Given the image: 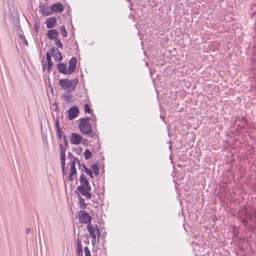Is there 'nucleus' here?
<instances>
[{
  "mask_svg": "<svg viewBox=\"0 0 256 256\" xmlns=\"http://www.w3.org/2000/svg\"><path fill=\"white\" fill-rule=\"evenodd\" d=\"M78 82L77 78L70 80L64 78L59 80V84L62 89L66 90V92H73L76 88Z\"/></svg>",
  "mask_w": 256,
  "mask_h": 256,
  "instance_id": "1",
  "label": "nucleus"
},
{
  "mask_svg": "<svg viewBox=\"0 0 256 256\" xmlns=\"http://www.w3.org/2000/svg\"><path fill=\"white\" fill-rule=\"evenodd\" d=\"M240 214L244 216L241 220L244 226H246L248 224L247 219H250L252 217L256 218V210L250 208H246L240 212Z\"/></svg>",
  "mask_w": 256,
  "mask_h": 256,
  "instance_id": "2",
  "label": "nucleus"
},
{
  "mask_svg": "<svg viewBox=\"0 0 256 256\" xmlns=\"http://www.w3.org/2000/svg\"><path fill=\"white\" fill-rule=\"evenodd\" d=\"M78 128L80 131L84 134H88L92 132V126L90 122H87L86 120H80Z\"/></svg>",
  "mask_w": 256,
  "mask_h": 256,
  "instance_id": "3",
  "label": "nucleus"
},
{
  "mask_svg": "<svg viewBox=\"0 0 256 256\" xmlns=\"http://www.w3.org/2000/svg\"><path fill=\"white\" fill-rule=\"evenodd\" d=\"M78 218L80 223L91 224L92 217L86 211L80 210L78 213Z\"/></svg>",
  "mask_w": 256,
  "mask_h": 256,
  "instance_id": "4",
  "label": "nucleus"
},
{
  "mask_svg": "<svg viewBox=\"0 0 256 256\" xmlns=\"http://www.w3.org/2000/svg\"><path fill=\"white\" fill-rule=\"evenodd\" d=\"M77 190L81 195L84 196L86 200L91 198L92 194L90 192L91 188H86L83 186H78Z\"/></svg>",
  "mask_w": 256,
  "mask_h": 256,
  "instance_id": "5",
  "label": "nucleus"
},
{
  "mask_svg": "<svg viewBox=\"0 0 256 256\" xmlns=\"http://www.w3.org/2000/svg\"><path fill=\"white\" fill-rule=\"evenodd\" d=\"M79 114V109L76 106H72L68 111V118L72 120L76 118Z\"/></svg>",
  "mask_w": 256,
  "mask_h": 256,
  "instance_id": "6",
  "label": "nucleus"
},
{
  "mask_svg": "<svg viewBox=\"0 0 256 256\" xmlns=\"http://www.w3.org/2000/svg\"><path fill=\"white\" fill-rule=\"evenodd\" d=\"M77 59L76 57H72L68 61V74H72L76 70Z\"/></svg>",
  "mask_w": 256,
  "mask_h": 256,
  "instance_id": "7",
  "label": "nucleus"
},
{
  "mask_svg": "<svg viewBox=\"0 0 256 256\" xmlns=\"http://www.w3.org/2000/svg\"><path fill=\"white\" fill-rule=\"evenodd\" d=\"M50 54L56 61L60 62L62 60V56L60 52L56 48L52 47L50 48Z\"/></svg>",
  "mask_w": 256,
  "mask_h": 256,
  "instance_id": "8",
  "label": "nucleus"
},
{
  "mask_svg": "<svg viewBox=\"0 0 256 256\" xmlns=\"http://www.w3.org/2000/svg\"><path fill=\"white\" fill-rule=\"evenodd\" d=\"M83 138L79 134L72 132L70 135V140L72 144H79L82 140Z\"/></svg>",
  "mask_w": 256,
  "mask_h": 256,
  "instance_id": "9",
  "label": "nucleus"
},
{
  "mask_svg": "<svg viewBox=\"0 0 256 256\" xmlns=\"http://www.w3.org/2000/svg\"><path fill=\"white\" fill-rule=\"evenodd\" d=\"M40 12H42V14L45 16H47L52 14V7H48L46 4H40L39 6Z\"/></svg>",
  "mask_w": 256,
  "mask_h": 256,
  "instance_id": "10",
  "label": "nucleus"
},
{
  "mask_svg": "<svg viewBox=\"0 0 256 256\" xmlns=\"http://www.w3.org/2000/svg\"><path fill=\"white\" fill-rule=\"evenodd\" d=\"M89 136L92 138L94 141H96V144H94V146L96 148H97L98 149L100 148V145L99 144V136H98V131L92 132L89 134Z\"/></svg>",
  "mask_w": 256,
  "mask_h": 256,
  "instance_id": "11",
  "label": "nucleus"
},
{
  "mask_svg": "<svg viewBox=\"0 0 256 256\" xmlns=\"http://www.w3.org/2000/svg\"><path fill=\"white\" fill-rule=\"evenodd\" d=\"M60 148V160L62 163V168L64 174V167L65 165V150L63 148L62 144V143L59 144Z\"/></svg>",
  "mask_w": 256,
  "mask_h": 256,
  "instance_id": "12",
  "label": "nucleus"
},
{
  "mask_svg": "<svg viewBox=\"0 0 256 256\" xmlns=\"http://www.w3.org/2000/svg\"><path fill=\"white\" fill-rule=\"evenodd\" d=\"M52 14L54 12H62L64 10V7L62 4L58 2L55 4H52L51 6Z\"/></svg>",
  "mask_w": 256,
  "mask_h": 256,
  "instance_id": "13",
  "label": "nucleus"
},
{
  "mask_svg": "<svg viewBox=\"0 0 256 256\" xmlns=\"http://www.w3.org/2000/svg\"><path fill=\"white\" fill-rule=\"evenodd\" d=\"M56 20L54 17H50L46 19L45 22L46 28H52L55 26L56 24Z\"/></svg>",
  "mask_w": 256,
  "mask_h": 256,
  "instance_id": "14",
  "label": "nucleus"
},
{
  "mask_svg": "<svg viewBox=\"0 0 256 256\" xmlns=\"http://www.w3.org/2000/svg\"><path fill=\"white\" fill-rule=\"evenodd\" d=\"M59 32L56 29L48 30L47 33V36L50 40H54L58 38Z\"/></svg>",
  "mask_w": 256,
  "mask_h": 256,
  "instance_id": "15",
  "label": "nucleus"
},
{
  "mask_svg": "<svg viewBox=\"0 0 256 256\" xmlns=\"http://www.w3.org/2000/svg\"><path fill=\"white\" fill-rule=\"evenodd\" d=\"M76 158L73 157L70 159V162L68 164V165L70 166V171L68 176H72L74 174L76 173V168H75V160Z\"/></svg>",
  "mask_w": 256,
  "mask_h": 256,
  "instance_id": "16",
  "label": "nucleus"
},
{
  "mask_svg": "<svg viewBox=\"0 0 256 256\" xmlns=\"http://www.w3.org/2000/svg\"><path fill=\"white\" fill-rule=\"evenodd\" d=\"M86 228L89 232L90 235L92 238V242L94 244V242L96 240L97 234L96 233L95 234L96 232L94 230L93 225L88 224L87 225Z\"/></svg>",
  "mask_w": 256,
  "mask_h": 256,
  "instance_id": "17",
  "label": "nucleus"
},
{
  "mask_svg": "<svg viewBox=\"0 0 256 256\" xmlns=\"http://www.w3.org/2000/svg\"><path fill=\"white\" fill-rule=\"evenodd\" d=\"M59 72L64 74H68V69L66 68V65L64 63H60L57 66Z\"/></svg>",
  "mask_w": 256,
  "mask_h": 256,
  "instance_id": "18",
  "label": "nucleus"
},
{
  "mask_svg": "<svg viewBox=\"0 0 256 256\" xmlns=\"http://www.w3.org/2000/svg\"><path fill=\"white\" fill-rule=\"evenodd\" d=\"M71 92H66L64 94V100L68 104H70L72 102L74 101L72 98V96L70 94Z\"/></svg>",
  "mask_w": 256,
  "mask_h": 256,
  "instance_id": "19",
  "label": "nucleus"
},
{
  "mask_svg": "<svg viewBox=\"0 0 256 256\" xmlns=\"http://www.w3.org/2000/svg\"><path fill=\"white\" fill-rule=\"evenodd\" d=\"M80 186H83L86 188H91L89 185V182L88 180L86 179V177H80Z\"/></svg>",
  "mask_w": 256,
  "mask_h": 256,
  "instance_id": "20",
  "label": "nucleus"
},
{
  "mask_svg": "<svg viewBox=\"0 0 256 256\" xmlns=\"http://www.w3.org/2000/svg\"><path fill=\"white\" fill-rule=\"evenodd\" d=\"M91 168H92L91 170H92V172H93L94 173V174L96 176H97L98 174L99 168H98V164L96 163L94 164H92L91 166Z\"/></svg>",
  "mask_w": 256,
  "mask_h": 256,
  "instance_id": "21",
  "label": "nucleus"
},
{
  "mask_svg": "<svg viewBox=\"0 0 256 256\" xmlns=\"http://www.w3.org/2000/svg\"><path fill=\"white\" fill-rule=\"evenodd\" d=\"M78 204L79 205V208L81 210H84L86 207V204L85 203V200L84 198H82L78 201Z\"/></svg>",
  "mask_w": 256,
  "mask_h": 256,
  "instance_id": "22",
  "label": "nucleus"
},
{
  "mask_svg": "<svg viewBox=\"0 0 256 256\" xmlns=\"http://www.w3.org/2000/svg\"><path fill=\"white\" fill-rule=\"evenodd\" d=\"M93 228H94V231L96 232L97 234L98 241L99 242L100 236V235L99 227L98 224H95L94 226H93Z\"/></svg>",
  "mask_w": 256,
  "mask_h": 256,
  "instance_id": "23",
  "label": "nucleus"
},
{
  "mask_svg": "<svg viewBox=\"0 0 256 256\" xmlns=\"http://www.w3.org/2000/svg\"><path fill=\"white\" fill-rule=\"evenodd\" d=\"M60 31L62 35L64 38H66L67 36V32L65 28V26L64 25L61 26L60 27Z\"/></svg>",
  "mask_w": 256,
  "mask_h": 256,
  "instance_id": "24",
  "label": "nucleus"
},
{
  "mask_svg": "<svg viewBox=\"0 0 256 256\" xmlns=\"http://www.w3.org/2000/svg\"><path fill=\"white\" fill-rule=\"evenodd\" d=\"M84 156L85 159L88 160L92 156V154L88 149H86L84 152Z\"/></svg>",
  "mask_w": 256,
  "mask_h": 256,
  "instance_id": "25",
  "label": "nucleus"
},
{
  "mask_svg": "<svg viewBox=\"0 0 256 256\" xmlns=\"http://www.w3.org/2000/svg\"><path fill=\"white\" fill-rule=\"evenodd\" d=\"M54 42L55 45L58 47V48H62V44L60 42V40L58 38H56V39L54 40Z\"/></svg>",
  "mask_w": 256,
  "mask_h": 256,
  "instance_id": "26",
  "label": "nucleus"
},
{
  "mask_svg": "<svg viewBox=\"0 0 256 256\" xmlns=\"http://www.w3.org/2000/svg\"><path fill=\"white\" fill-rule=\"evenodd\" d=\"M84 110L86 113L90 114L92 110L88 104H85L84 106Z\"/></svg>",
  "mask_w": 256,
  "mask_h": 256,
  "instance_id": "27",
  "label": "nucleus"
},
{
  "mask_svg": "<svg viewBox=\"0 0 256 256\" xmlns=\"http://www.w3.org/2000/svg\"><path fill=\"white\" fill-rule=\"evenodd\" d=\"M84 172H86V173L87 174L89 175V176H92V172L91 170L87 168L85 166H84Z\"/></svg>",
  "mask_w": 256,
  "mask_h": 256,
  "instance_id": "28",
  "label": "nucleus"
},
{
  "mask_svg": "<svg viewBox=\"0 0 256 256\" xmlns=\"http://www.w3.org/2000/svg\"><path fill=\"white\" fill-rule=\"evenodd\" d=\"M84 251L85 253V256H92L90 254V252L88 246H85L84 248Z\"/></svg>",
  "mask_w": 256,
  "mask_h": 256,
  "instance_id": "29",
  "label": "nucleus"
},
{
  "mask_svg": "<svg viewBox=\"0 0 256 256\" xmlns=\"http://www.w3.org/2000/svg\"><path fill=\"white\" fill-rule=\"evenodd\" d=\"M91 120H92L94 122L92 124L93 126H96V116L94 114H92V117L91 118Z\"/></svg>",
  "mask_w": 256,
  "mask_h": 256,
  "instance_id": "30",
  "label": "nucleus"
},
{
  "mask_svg": "<svg viewBox=\"0 0 256 256\" xmlns=\"http://www.w3.org/2000/svg\"><path fill=\"white\" fill-rule=\"evenodd\" d=\"M78 252L80 254V252L82 253V246L80 244V242H78Z\"/></svg>",
  "mask_w": 256,
  "mask_h": 256,
  "instance_id": "31",
  "label": "nucleus"
},
{
  "mask_svg": "<svg viewBox=\"0 0 256 256\" xmlns=\"http://www.w3.org/2000/svg\"><path fill=\"white\" fill-rule=\"evenodd\" d=\"M55 128L56 130H60V127L59 120L58 119H56V120Z\"/></svg>",
  "mask_w": 256,
  "mask_h": 256,
  "instance_id": "32",
  "label": "nucleus"
},
{
  "mask_svg": "<svg viewBox=\"0 0 256 256\" xmlns=\"http://www.w3.org/2000/svg\"><path fill=\"white\" fill-rule=\"evenodd\" d=\"M56 133H57V135H58V138L60 139H61L62 138V136L61 129L60 130H56Z\"/></svg>",
  "mask_w": 256,
  "mask_h": 256,
  "instance_id": "33",
  "label": "nucleus"
},
{
  "mask_svg": "<svg viewBox=\"0 0 256 256\" xmlns=\"http://www.w3.org/2000/svg\"><path fill=\"white\" fill-rule=\"evenodd\" d=\"M46 56L47 62L51 61L50 56L48 52H46Z\"/></svg>",
  "mask_w": 256,
  "mask_h": 256,
  "instance_id": "34",
  "label": "nucleus"
},
{
  "mask_svg": "<svg viewBox=\"0 0 256 256\" xmlns=\"http://www.w3.org/2000/svg\"><path fill=\"white\" fill-rule=\"evenodd\" d=\"M47 62H48V70H50L52 66V64L51 62V61Z\"/></svg>",
  "mask_w": 256,
  "mask_h": 256,
  "instance_id": "35",
  "label": "nucleus"
},
{
  "mask_svg": "<svg viewBox=\"0 0 256 256\" xmlns=\"http://www.w3.org/2000/svg\"><path fill=\"white\" fill-rule=\"evenodd\" d=\"M74 192L77 194H78L77 196H78V200H80L82 198H82V196H81V195H80L81 194L79 192H76V191H75Z\"/></svg>",
  "mask_w": 256,
  "mask_h": 256,
  "instance_id": "36",
  "label": "nucleus"
},
{
  "mask_svg": "<svg viewBox=\"0 0 256 256\" xmlns=\"http://www.w3.org/2000/svg\"><path fill=\"white\" fill-rule=\"evenodd\" d=\"M80 120H86L87 122H89V120H91V118L90 117L84 118H80Z\"/></svg>",
  "mask_w": 256,
  "mask_h": 256,
  "instance_id": "37",
  "label": "nucleus"
},
{
  "mask_svg": "<svg viewBox=\"0 0 256 256\" xmlns=\"http://www.w3.org/2000/svg\"><path fill=\"white\" fill-rule=\"evenodd\" d=\"M22 40H23L24 42V44H25L26 46H28V41H27V40H26V38L25 36H23V37H22Z\"/></svg>",
  "mask_w": 256,
  "mask_h": 256,
  "instance_id": "38",
  "label": "nucleus"
},
{
  "mask_svg": "<svg viewBox=\"0 0 256 256\" xmlns=\"http://www.w3.org/2000/svg\"><path fill=\"white\" fill-rule=\"evenodd\" d=\"M64 144H66V146H67V145H68V143H67L66 140V136H64Z\"/></svg>",
  "mask_w": 256,
  "mask_h": 256,
  "instance_id": "39",
  "label": "nucleus"
},
{
  "mask_svg": "<svg viewBox=\"0 0 256 256\" xmlns=\"http://www.w3.org/2000/svg\"><path fill=\"white\" fill-rule=\"evenodd\" d=\"M64 144H66V146H67V145H68V143H67L66 140V136H64Z\"/></svg>",
  "mask_w": 256,
  "mask_h": 256,
  "instance_id": "40",
  "label": "nucleus"
},
{
  "mask_svg": "<svg viewBox=\"0 0 256 256\" xmlns=\"http://www.w3.org/2000/svg\"><path fill=\"white\" fill-rule=\"evenodd\" d=\"M84 144H86L88 142V140H86V138L84 139Z\"/></svg>",
  "mask_w": 256,
  "mask_h": 256,
  "instance_id": "41",
  "label": "nucleus"
},
{
  "mask_svg": "<svg viewBox=\"0 0 256 256\" xmlns=\"http://www.w3.org/2000/svg\"><path fill=\"white\" fill-rule=\"evenodd\" d=\"M20 38L22 40V37L23 36H24V34H20Z\"/></svg>",
  "mask_w": 256,
  "mask_h": 256,
  "instance_id": "42",
  "label": "nucleus"
},
{
  "mask_svg": "<svg viewBox=\"0 0 256 256\" xmlns=\"http://www.w3.org/2000/svg\"><path fill=\"white\" fill-rule=\"evenodd\" d=\"M68 179L72 181V180H73L74 179H73V177H71V176H70L68 177Z\"/></svg>",
  "mask_w": 256,
  "mask_h": 256,
  "instance_id": "43",
  "label": "nucleus"
},
{
  "mask_svg": "<svg viewBox=\"0 0 256 256\" xmlns=\"http://www.w3.org/2000/svg\"><path fill=\"white\" fill-rule=\"evenodd\" d=\"M30 228H28L26 229V232H30Z\"/></svg>",
  "mask_w": 256,
  "mask_h": 256,
  "instance_id": "44",
  "label": "nucleus"
},
{
  "mask_svg": "<svg viewBox=\"0 0 256 256\" xmlns=\"http://www.w3.org/2000/svg\"><path fill=\"white\" fill-rule=\"evenodd\" d=\"M68 156H72V154H71L70 152H69L68 153Z\"/></svg>",
  "mask_w": 256,
  "mask_h": 256,
  "instance_id": "45",
  "label": "nucleus"
},
{
  "mask_svg": "<svg viewBox=\"0 0 256 256\" xmlns=\"http://www.w3.org/2000/svg\"><path fill=\"white\" fill-rule=\"evenodd\" d=\"M97 256L96 255V256Z\"/></svg>",
  "mask_w": 256,
  "mask_h": 256,
  "instance_id": "46",
  "label": "nucleus"
}]
</instances>
